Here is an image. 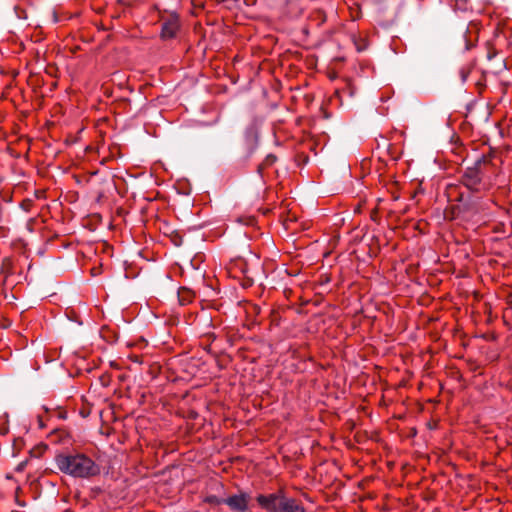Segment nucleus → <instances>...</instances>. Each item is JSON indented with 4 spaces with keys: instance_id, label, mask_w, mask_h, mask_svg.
Returning a JSON list of instances; mask_svg holds the SVG:
<instances>
[{
    "instance_id": "1",
    "label": "nucleus",
    "mask_w": 512,
    "mask_h": 512,
    "mask_svg": "<svg viewBox=\"0 0 512 512\" xmlns=\"http://www.w3.org/2000/svg\"><path fill=\"white\" fill-rule=\"evenodd\" d=\"M56 464L60 471L73 477L88 478L100 473L99 466L84 454H60Z\"/></svg>"
},
{
    "instance_id": "2",
    "label": "nucleus",
    "mask_w": 512,
    "mask_h": 512,
    "mask_svg": "<svg viewBox=\"0 0 512 512\" xmlns=\"http://www.w3.org/2000/svg\"><path fill=\"white\" fill-rule=\"evenodd\" d=\"M490 166L485 157L478 159L473 166L467 167L463 176L462 183L472 192L481 193L487 191L492 186V179L487 175Z\"/></svg>"
},
{
    "instance_id": "3",
    "label": "nucleus",
    "mask_w": 512,
    "mask_h": 512,
    "mask_svg": "<svg viewBox=\"0 0 512 512\" xmlns=\"http://www.w3.org/2000/svg\"><path fill=\"white\" fill-rule=\"evenodd\" d=\"M256 501L267 512H305L304 506L295 498L288 497L283 490L259 494Z\"/></svg>"
},
{
    "instance_id": "4",
    "label": "nucleus",
    "mask_w": 512,
    "mask_h": 512,
    "mask_svg": "<svg viewBox=\"0 0 512 512\" xmlns=\"http://www.w3.org/2000/svg\"><path fill=\"white\" fill-rule=\"evenodd\" d=\"M250 496L245 492L231 495L223 500L231 511L233 512H246L248 510Z\"/></svg>"
},
{
    "instance_id": "5",
    "label": "nucleus",
    "mask_w": 512,
    "mask_h": 512,
    "mask_svg": "<svg viewBox=\"0 0 512 512\" xmlns=\"http://www.w3.org/2000/svg\"><path fill=\"white\" fill-rule=\"evenodd\" d=\"M180 29L179 17L176 14H171L163 19L161 28V38L163 40H170L176 37Z\"/></svg>"
},
{
    "instance_id": "6",
    "label": "nucleus",
    "mask_w": 512,
    "mask_h": 512,
    "mask_svg": "<svg viewBox=\"0 0 512 512\" xmlns=\"http://www.w3.org/2000/svg\"><path fill=\"white\" fill-rule=\"evenodd\" d=\"M223 500H224V499H220V498H218V497H216V496H208V497L205 499V501H206L207 503L214 504V505H220V504H222V503H223Z\"/></svg>"
},
{
    "instance_id": "7",
    "label": "nucleus",
    "mask_w": 512,
    "mask_h": 512,
    "mask_svg": "<svg viewBox=\"0 0 512 512\" xmlns=\"http://www.w3.org/2000/svg\"><path fill=\"white\" fill-rule=\"evenodd\" d=\"M468 74H469V70H467L466 68L460 69V77H461L462 82L466 81Z\"/></svg>"
},
{
    "instance_id": "8",
    "label": "nucleus",
    "mask_w": 512,
    "mask_h": 512,
    "mask_svg": "<svg viewBox=\"0 0 512 512\" xmlns=\"http://www.w3.org/2000/svg\"><path fill=\"white\" fill-rule=\"evenodd\" d=\"M276 161V157L272 154L268 155L265 159V164L271 165Z\"/></svg>"
},
{
    "instance_id": "9",
    "label": "nucleus",
    "mask_w": 512,
    "mask_h": 512,
    "mask_svg": "<svg viewBox=\"0 0 512 512\" xmlns=\"http://www.w3.org/2000/svg\"><path fill=\"white\" fill-rule=\"evenodd\" d=\"M24 465H25V463H24V462L20 463V464L18 465V467H17V471H22V470H23V468H24Z\"/></svg>"
}]
</instances>
